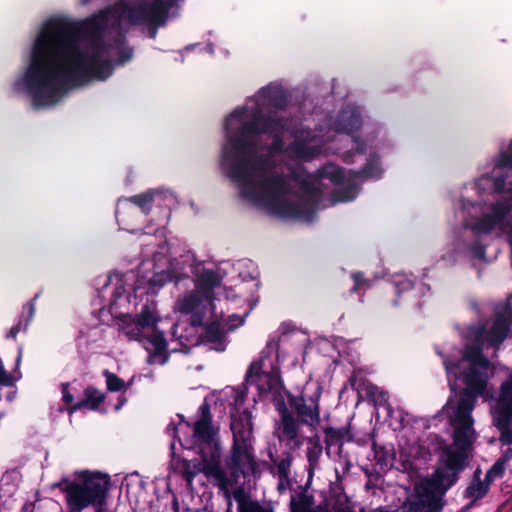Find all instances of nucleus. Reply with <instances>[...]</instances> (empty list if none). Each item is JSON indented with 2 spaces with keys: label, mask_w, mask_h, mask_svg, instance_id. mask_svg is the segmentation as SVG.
<instances>
[{
  "label": "nucleus",
  "mask_w": 512,
  "mask_h": 512,
  "mask_svg": "<svg viewBox=\"0 0 512 512\" xmlns=\"http://www.w3.org/2000/svg\"><path fill=\"white\" fill-rule=\"evenodd\" d=\"M283 94L277 83L260 88L226 118V126L239 123L240 142L249 155L241 179L243 196L269 213L310 221L321 207L354 200L363 179L381 177L376 153L384 141L364 132L359 110L349 106L316 132L295 131L287 149L278 136L272 146L261 147L263 133L286 135L287 123L270 115Z\"/></svg>",
  "instance_id": "nucleus-1"
},
{
  "label": "nucleus",
  "mask_w": 512,
  "mask_h": 512,
  "mask_svg": "<svg viewBox=\"0 0 512 512\" xmlns=\"http://www.w3.org/2000/svg\"><path fill=\"white\" fill-rule=\"evenodd\" d=\"M511 325L512 310L507 306L500 307L483 323L468 328L464 350L450 347L438 351L450 389L455 392L443 408L453 427L454 444L443 449L434 474L416 483L402 512H437L441 497L456 482L458 473L464 468L466 450L476 439L471 413L477 397L490 401L494 396L489 385L494 366L483 351L492 349L495 355L509 335Z\"/></svg>",
  "instance_id": "nucleus-2"
},
{
  "label": "nucleus",
  "mask_w": 512,
  "mask_h": 512,
  "mask_svg": "<svg viewBox=\"0 0 512 512\" xmlns=\"http://www.w3.org/2000/svg\"><path fill=\"white\" fill-rule=\"evenodd\" d=\"M220 278L211 270H204L195 281V291L187 294L177 302L180 312L191 315L193 325L205 326L204 342L213 350L223 349L222 317L216 311L214 288Z\"/></svg>",
  "instance_id": "nucleus-3"
},
{
  "label": "nucleus",
  "mask_w": 512,
  "mask_h": 512,
  "mask_svg": "<svg viewBox=\"0 0 512 512\" xmlns=\"http://www.w3.org/2000/svg\"><path fill=\"white\" fill-rule=\"evenodd\" d=\"M174 438L186 448H192L200 455V471L214 480L220 490H224V473L222 466V448L219 429L203 415L194 426L180 422L172 428Z\"/></svg>",
  "instance_id": "nucleus-4"
},
{
  "label": "nucleus",
  "mask_w": 512,
  "mask_h": 512,
  "mask_svg": "<svg viewBox=\"0 0 512 512\" xmlns=\"http://www.w3.org/2000/svg\"><path fill=\"white\" fill-rule=\"evenodd\" d=\"M230 390V428L234 440L232 465L235 472L246 476L253 473L255 469L250 452V440L253 433L252 416L249 406L246 404V388L244 386L231 387Z\"/></svg>",
  "instance_id": "nucleus-5"
},
{
  "label": "nucleus",
  "mask_w": 512,
  "mask_h": 512,
  "mask_svg": "<svg viewBox=\"0 0 512 512\" xmlns=\"http://www.w3.org/2000/svg\"><path fill=\"white\" fill-rule=\"evenodd\" d=\"M57 486L65 493L72 512H81L89 506H93L96 512H102L107 501L110 478L96 470H76L72 479L65 478Z\"/></svg>",
  "instance_id": "nucleus-6"
},
{
  "label": "nucleus",
  "mask_w": 512,
  "mask_h": 512,
  "mask_svg": "<svg viewBox=\"0 0 512 512\" xmlns=\"http://www.w3.org/2000/svg\"><path fill=\"white\" fill-rule=\"evenodd\" d=\"M279 366V345L275 341H270L260 357L250 364L246 373V383L255 385L260 394L279 393Z\"/></svg>",
  "instance_id": "nucleus-7"
},
{
  "label": "nucleus",
  "mask_w": 512,
  "mask_h": 512,
  "mask_svg": "<svg viewBox=\"0 0 512 512\" xmlns=\"http://www.w3.org/2000/svg\"><path fill=\"white\" fill-rule=\"evenodd\" d=\"M494 423L501 429V441L512 444V430L508 427L512 417V373L502 384L500 396L493 412Z\"/></svg>",
  "instance_id": "nucleus-8"
},
{
  "label": "nucleus",
  "mask_w": 512,
  "mask_h": 512,
  "mask_svg": "<svg viewBox=\"0 0 512 512\" xmlns=\"http://www.w3.org/2000/svg\"><path fill=\"white\" fill-rule=\"evenodd\" d=\"M251 310L252 305L243 288L238 293H234L232 287L226 288V332L242 326Z\"/></svg>",
  "instance_id": "nucleus-9"
},
{
  "label": "nucleus",
  "mask_w": 512,
  "mask_h": 512,
  "mask_svg": "<svg viewBox=\"0 0 512 512\" xmlns=\"http://www.w3.org/2000/svg\"><path fill=\"white\" fill-rule=\"evenodd\" d=\"M321 389L318 385L307 383L304 392L300 397L290 400L292 406L296 409L302 421L309 425L319 423L320 415L318 401Z\"/></svg>",
  "instance_id": "nucleus-10"
},
{
  "label": "nucleus",
  "mask_w": 512,
  "mask_h": 512,
  "mask_svg": "<svg viewBox=\"0 0 512 512\" xmlns=\"http://www.w3.org/2000/svg\"><path fill=\"white\" fill-rule=\"evenodd\" d=\"M158 322V316L153 305L145 304L136 318L125 316L122 319L120 329L130 340H142L144 329H154Z\"/></svg>",
  "instance_id": "nucleus-11"
},
{
  "label": "nucleus",
  "mask_w": 512,
  "mask_h": 512,
  "mask_svg": "<svg viewBox=\"0 0 512 512\" xmlns=\"http://www.w3.org/2000/svg\"><path fill=\"white\" fill-rule=\"evenodd\" d=\"M173 278L171 272L161 269L153 272L152 275H142L132 284L133 298H142L149 293H155L165 283L171 281Z\"/></svg>",
  "instance_id": "nucleus-12"
},
{
  "label": "nucleus",
  "mask_w": 512,
  "mask_h": 512,
  "mask_svg": "<svg viewBox=\"0 0 512 512\" xmlns=\"http://www.w3.org/2000/svg\"><path fill=\"white\" fill-rule=\"evenodd\" d=\"M278 410L281 412V422L277 428V434L280 441H285L291 449H295L300 446L301 441L299 439L298 422L287 413L283 405L278 406Z\"/></svg>",
  "instance_id": "nucleus-13"
},
{
  "label": "nucleus",
  "mask_w": 512,
  "mask_h": 512,
  "mask_svg": "<svg viewBox=\"0 0 512 512\" xmlns=\"http://www.w3.org/2000/svg\"><path fill=\"white\" fill-rule=\"evenodd\" d=\"M238 499V512H272L260 506L258 503L252 502L240 497L235 496ZM291 512H310V501L306 496L293 497L291 499Z\"/></svg>",
  "instance_id": "nucleus-14"
},
{
  "label": "nucleus",
  "mask_w": 512,
  "mask_h": 512,
  "mask_svg": "<svg viewBox=\"0 0 512 512\" xmlns=\"http://www.w3.org/2000/svg\"><path fill=\"white\" fill-rule=\"evenodd\" d=\"M145 348L150 353L149 362L151 364H164L167 361V344L162 333L154 331L147 338Z\"/></svg>",
  "instance_id": "nucleus-15"
},
{
  "label": "nucleus",
  "mask_w": 512,
  "mask_h": 512,
  "mask_svg": "<svg viewBox=\"0 0 512 512\" xmlns=\"http://www.w3.org/2000/svg\"><path fill=\"white\" fill-rule=\"evenodd\" d=\"M155 202L152 191L148 190L145 193L131 197L130 199H121L117 203L116 215L119 217L120 213L133 208V205L147 212L151 205Z\"/></svg>",
  "instance_id": "nucleus-16"
},
{
  "label": "nucleus",
  "mask_w": 512,
  "mask_h": 512,
  "mask_svg": "<svg viewBox=\"0 0 512 512\" xmlns=\"http://www.w3.org/2000/svg\"><path fill=\"white\" fill-rule=\"evenodd\" d=\"M252 263L248 260H238L232 263L229 270H226V275H229V281L237 284L238 280L247 282L253 279L251 268Z\"/></svg>",
  "instance_id": "nucleus-17"
},
{
  "label": "nucleus",
  "mask_w": 512,
  "mask_h": 512,
  "mask_svg": "<svg viewBox=\"0 0 512 512\" xmlns=\"http://www.w3.org/2000/svg\"><path fill=\"white\" fill-rule=\"evenodd\" d=\"M104 399L105 396L100 390L94 387H88L85 389L84 392V400L73 406L70 411L73 412L82 407H87L91 410H96L99 407V405L104 401Z\"/></svg>",
  "instance_id": "nucleus-18"
},
{
  "label": "nucleus",
  "mask_w": 512,
  "mask_h": 512,
  "mask_svg": "<svg viewBox=\"0 0 512 512\" xmlns=\"http://www.w3.org/2000/svg\"><path fill=\"white\" fill-rule=\"evenodd\" d=\"M155 202L170 205L177 201L176 194L169 188L159 187L151 189Z\"/></svg>",
  "instance_id": "nucleus-19"
},
{
  "label": "nucleus",
  "mask_w": 512,
  "mask_h": 512,
  "mask_svg": "<svg viewBox=\"0 0 512 512\" xmlns=\"http://www.w3.org/2000/svg\"><path fill=\"white\" fill-rule=\"evenodd\" d=\"M104 376L106 379L107 389L111 392L121 391L123 389L130 387L133 381V379H131L130 382L125 384V382L122 379H120L116 374L111 373L109 371H104Z\"/></svg>",
  "instance_id": "nucleus-20"
},
{
  "label": "nucleus",
  "mask_w": 512,
  "mask_h": 512,
  "mask_svg": "<svg viewBox=\"0 0 512 512\" xmlns=\"http://www.w3.org/2000/svg\"><path fill=\"white\" fill-rule=\"evenodd\" d=\"M161 251L160 252H157L154 257H153V264L150 262V261H144L142 263V266H141V270L143 272H146L149 270L150 266L152 265L155 269H161V268H164L165 265L167 264V259H166V253L168 251V248L166 247V245H162L160 247Z\"/></svg>",
  "instance_id": "nucleus-21"
},
{
  "label": "nucleus",
  "mask_w": 512,
  "mask_h": 512,
  "mask_svg": "<svg viewBox=\"0 0 512 512\" xmlns=\"http://www.w3.org/2000/svg\"><path fill=\"white\" fill-rule=\"evenodd\" d=\"M487 490H488V484L478 481V482L472 483L468 487L467 491L471 497H473L475 499H479L486 494Z\"/></svg>",
  "instance_id": "nucleus-22"
},
{
  "label": "nucleus",
  "mask_w": 512,
  "mask_h": 512,
  "mask_svg": "<svg viewBox=\"0 0 512 512\" xmlns=\"http://www.w3.org/2000/svg\"><path fill=\"white\" fill-rule=\"evenodd\" d=\"M317 512H352V510H351L350 506L347 504L337 503L332 507L331 510L319 508L317 510ZM360 512H365V511L363 509H361ZM371 512H387V511H385L381 508H377V509L372 510Z\"/></svg>",
  "instance_id": "nucleus-23"
},
{
  "label": "nucleus",
  "mask_w": 512,
  "mask_h": 512,
  "mask_svg": "<svg viewBox=\"0 0 512 512\" xmlns=\"http://www.w3.org/2000/svg\"><path fill=\"white\" fill-rule=\"evenodd\" d=\"M503 472V463L498 461L493 465V467L489 470L486 475V478L491 481L493 478L501 475Z\"/></svg>",
  "instance_id": "nucleus-24"
},
{
  "label": "nucleus",
  "mask_w": 512,
  "mask_h": 512,
  "mask_svg": "<svg viewBox=\"0 0 512 512\" xmlns=\"http://www.w3.org/2000/svg\"><path fill=\"white\" fill-rule=\"evenodd\" d=\"M62 399L63 401L70 405L74 401V396L70 391V384L69 383H63L62 384Z\"/></svg>",
  "instance_id": "nucleus-25"
},
{
  "label": "nucleus",
  "mask_w": 512,
  "mask_h": 512,
  "mask_svg": "<svg viewBox=\"0 0 512 512\" xmlns=\"http://www.w3.org/2000/svg\"><path fill=\"white\" fill-rule=\"evenodd\" d=\"M353 277V280H354V283H355V289L359 288L360 285L362 284L363 282V277L360 273H354L352 275Z\"/></svg>",
  "instance_id": "nucleus-26"
},
{
  "label": "nucleus",
  "mask_w": 512,
  "mask_h": 512,
  "mask_svg": "<svg viewBox=\"0 0 512 512\" xmlns=\"http://www.w3.org/2000/svg\"><path fill=\"white\" fill-rule=\"evenodd\" d=\"M125 403H126V398H125V397H123V396H120V397L118 398V403H117V404H116V406H115V410H116V411H119V410L123 407V405H124Z\"/></svg>",
  "instance_id": "nucleus-27"
},
{
  "label": "nucleus",
  "mask_w": 512,
  "mask_h": 512,
  "mask_svg": "<svg viewBox=\"0 0 512 512\" xmlns=\"http://www.w3.org/2000/svg\"><path fill=\"white\" fill-rule=\"evenodd\" d=\"M413 283L411 280H405L403 283V290L412 288Z\"/></svg>",
  "instance_id": "nucleus-28"
},
{
  "label": "nucleus",
  "mask_w": 512,
  "mask_h": 512,
  "mask_svg": "<svg viewBox=\"0 0 512 512\" xmlns=\"http://www.w3.org/2000/svg\"><path fill=\"white\" fill-rule=\"evenodd\" d=\"M134 278H135L134 274L128 275V280H134Z\"/></svg>",
  "instance_id": "nucleus-29"
},
{
  "label": "nucleus",
  "mask_w": 512,
  "mask_h": 512,
  "mask_svg": "<svg viewBox=\"0 0 512 512\" xmlns=\"http://www.w3.org/2000/svg\"><path fill=\"white\" fill-rule=\"evenodd\" d=\"M150 36H151V37H154V36H155V30H154V29H152V30L150 31Z\"/></svg>",
  "instance_id": "nucleus-30"
}]
</instances>
